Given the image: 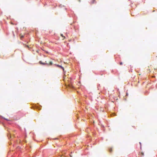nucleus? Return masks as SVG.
Listing matches in <instances>:
<instances>
[{
	"mask_svg": "<svg viewBox=\"0 0 157 157\" xmlns=\"http://www.w3.org/2000/svg\"><path fill=\"white\" fill-rule=\"evenodd\" d=\"M57 66L61 68L62 69H63V70H64V69L63 67H62V66H60L59 65H57Z\"/></svg>",
	"mask_w": 157,
	"mask_h": 157,
	"instance_id": "2",
	"label": "nucleus"
},
{
	"mask_svg": "<svg viewBox=\"0 0 157 157\" xmlns=\"http://www.w3.org/2000/svg\"><path fill=\"white\" fill-rule=\"evenodd\" d=\"M24 37V36H21V39L22 38H23Z\"/></svg>",
	"mask_w": 157,
	"mask_h": 157,
	"instance_id": "4",
	"label": "nucleus"
},
{
	"mask_svg": "<svg viewBox=\"0 0 157 157\" xmlns=\"http://www.w3.org/2000/svg\"><path fill=\"white\" fill-rule=\"evenodd\" d=\"M60 35H61V36H62L63 37H64V38H65V36H63V35L62 34H61Z\"/></svg>",
	"mask_w": 157,
	"mask_h": 157,
	"instance_id": "3",
	"label": "nucleus"
},
{
	"mask_svg": "<svg viewBox=\"0 0 157 157\" xmlns=\"http://www.w3.org/2000/svg\"><path fill=\"white\" fill-rule=\"evenodd\" d=\"M120 64L121 65H122V63H121H121H120Z\"/></svg>",
	"mask_w": 157,
	"mask_h": 157,
	"instance_id": "5",
	"label": "nucleus"
},
{
	"mask_svg": "<svg viewBox=\"0 0 157 157\" xmlns=\"http://www.w3.org/2000/svg\"><path fill=\"white\" fill-rule=\"evenodd\" d=\"M111 150H111H111H110V151H111Z\"/></svg>",
	"mask_w": 157,
	"mask_h": 157,
	"instance_id": "6",
	"label": "nucleus"
},
{
	"mask_svg": "<svg viewBox=\"0 0 157 157\" xmlns=\"http://www.w3.org/2000/svg\"><path fill=\"white\" fill-rule=\"evenodd\" d=\"M46 62V61L45 62ZM40 64H47L48 65H51L52 64V61H50L49 62V63H43L41 61H40Z\"/></svg>",
	"mask_w": 157,
	"mask_h": 157,
	"instance_id": "1",
	"label": "nucleus"
}]
</instances>
